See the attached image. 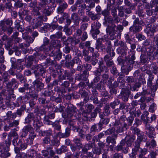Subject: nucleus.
I'll return each mask as SVG.
<instances>
[{"label":"nucleus","instance_id":"obj_39","mask_svg":"<svg viewBox=\"0 0 158 158\" xmlns=\"http://www.w3.org/2000/svg\"><path fill=\"white\" fill-rule=\"evenodd\" d=\"M130 52L131 53V56L130 59H129L128 61V63L130 64H131L133 65L134 63V60L135 59V52L134 51H130Z\"/></svg>","mask_w":158,"mask_h":158},{"label":"nucleus","instance_id":"obj_6","mask_svg":"<svg viewBox=\"0 0 158 158\" xmlns=\"http://www.w3.org/2000/svg\"><path fill=\"white\" fill-rule=\"evenodd\" d=\"M157 28V25L154 24L151 27L147 26L144 30V32L147 34L148 36L152 37L154 35V33L156 31Z\"/></svg>","mask_w":158,"mask_h":158},{"label":"nucleus","instance_id":"obj_20","mask_svg":"<svg viewBox=\"0 0 158 158\" xmlns=\"http://www.w3.org/2000/svg\"><path fill=\"white\" fill-rule=\"evenodd\" d=\"M126 138L127 139V145L129 146L132 145V143L135 139V137L134 135L131 136L127 135L126 137Z\"/></svg>","mask_w":158,"mask_h":158},{"label":"nucleus","instance_id":"obj_22","mask_svg":"<svg viewBox=\"0 0 158 158\" xmlns=\"http://www.w3.org/2000/svg\"><path fill=\"white\" fill-rule=\"evenodd\" d=\"M127 130L128 129V126L127 124L125 123H124L123 125L121 126H118L116 129V132L118 133H120L123 132L124 130V129Z\"/></svg>","mask_w":158,"mask_h":158},{"label":"nucleus","instance_id":"obj_27","mask_svg":"<svg viewBox=\"0 0 158 158\" xmlns=\"http://www.w3.org/2000/svg\"><path fill=\"white\" fill-rule=\"evenodd\" d=\"M83 56L84 60L87 62H89L91 59V56H89V52L86 50L83 51L82 53Z\"/></svg>","mask_w":158,"mask_h":158},{"label":"nucleus","instance_id":"obj_9","mask_svg":"<svg viewBox=\"0 0 158 158\" xmlns=\"http://www.w3.org/2000/svg\"><path fill=\"white\" fill-rule=\"evenodd\" d=\"M118 134H113L111 136H108L106 139V142L108 145H109L110 143L112 144H116V139L117 138Z\"/></svg>","mask_w":158,"mask_h":158},{"label":"nucleus","instance_id":"obj_15","mask_svg":"<svg viewBox=\"0 0 158 158\" xmlns=\"http://www.w3.org/2000/svg\"><path fill=\"white\" fill-rule=\"evenodd\" d=\"M22 37L23 39L26 40L27 43L26 44H24V45L26 47H29L30 46V44L32 43L34 40V38L25 35L24 34H23Z\"/></svg>","mask_w":158,"mask_h":158},{"label":"nucleus","instance_id":"obj_13","mask_svg":"<svg viewBox=\"0 0 158 158\" xmlns=\"http://www.w3.org/2000/svg\"><path fill=\"white\" fill-rule=\"evenodd\" d=\"M95 147L96 144L94 142L86 143L82 149V151L85 153H87L88 150H90L91 148H94Z\"/></svg>","mask_w":158,"mask_h":158},{"label":"nucleus","instance_id":"obj_51","mask_svg":"<svg viewBox=\"0 0 158 158\" xmlns=\"http://www.w3.org/2000/svg\"><path fill=\"white\" fill-rule=\"evenodd\" d=\"M38 101L40 104L42 105L48 104V102L45 98L43 97H40L38 98Z\"/></svg>","mask_w":158,"mask_h":158},{"label":"nucleus","instance_id":"obj_7","mask_svg":"<svg viewBox=\"0 0 158 158\" xmlns=\"http://www.w3.org/2000/svg\"><path fill=\"white\" fill-rule=\"evenodd\" d=\"M43 80L42 78L36 79L34 81L33 84L34 87L36 88L38 90L40 91L43 89L44 86V84L42 83Z\"/></svg>","mask_w":158,"mask_h":158},{"label":"nucleus","instance_id":"obj_8","mask_svg":"<svg viewBox=\"0 0 158 158\" xmlns=\"http://www.w3.org/2000/svg\"><path fill=\"white\" fill-rule=\"evenodd\" d=\"M33 131V128L30 124L27 125L23 128L22 130V133L21 136L22 137H24L28 134V132L31 133Z\"/></svg>","mask_w":158,"mask_h":158},{"label":"nucleus","instance_id":"obj_63","mask_svg":"<svg viewBox=\"0 0 158 158\" xmlns=\"http://www.w3.org/2000/svg\"><path fill=\"white\" fill-rule=\"evenodd\" d=\"M157 154V152H156V150L155 151L152 150L150 151V154H149L148 156H150L151 158H156V156Z\"/></svg>","mask_w":158,"mask_h":158},{"label":"nucleus","instance_id":"obj_45","mask_svg":"<svg viewBox=\"0 0 158 158\" xmlns=\"http://www.w3.org/2000/svg\"><path fill=\"white\" fill-rule=\"evenodd\" d=\"M110 121V119L108 118H104L102 119H101L99 123H100L102 125V127L103 124L107 125Z\"/></svg>","mask_w":158,"mask_h":158},{"label":"nucleus","instance_id":"obj_54","mask_svg":"<svg viewBox=\"0 0 158 158\" xmlns=\"http://www.w3.org/2000/svg\"><path fill=\"white\" fill-rule=\"evenodd\" d=\"M130 113L131 114L134 115L135 117L136 116L139 117L140 114V111L139 110L135 111V110H131L130 111Z\"/></svg>","mask_w":158,"mask_h":158},{"label":"nucleus","instance_id":"obj_38","mask_svg":"<svg viewBox=\"0 0 158 158\" xmlns=\"http://www.w3.org/2000/svg\"><path fill=\"white\" fill-rule=\"evenodd\" d=\"M48 3L47 0H40V2L39 3V6L41 8H44L47 6Z\"/></svg>","mask_w":158,"mask_h":158},{"label":"nucleus","instance_id":"obj_28","mask_svg":"<svg viewBox=\"0 0 158 158\" xmlns=\"http://www.w3.org/2000/svg\"><path fill=\"white\" fill-rule=\"evenodd\" d=\"M44 72L42 73V75L41 74V73L39 71V70H34V73L35 74V77L36 78V79H38V78H40V76H41L43 77V76H44L45 73H46V70L44 68Z\"/></svg>","mask_w":158,"mask_h":158},{"label":"nucleus","instance_id":"obj_53","mask_svg":"<svg viewBox=\"0 0 158 158\" xmlns=\"http://www.w3.org/2000/svg\"><path fill=\"white\" fill-rule=\"evenodd\" d=\"M88 86L89 88L92 87L93 88H99L100 87L101 85L99 83H98V84H96L93 82H91L90 83H88Z\"/></svg>","mask_w":158,"mask_h":158},{"label":"nucleus","instance_id":"obj_56","mask_svg":"<svg viewBox=\"0 0 158 158\" xmlns=\"http://www.w3.org/2000/svg\"><path fill=\"white\" fill-rule=\"evenodd\" d=\"M15 2L14 6L16 8L21 7L23 6V4L21 2V0L18 1L16 0L14 1Z\"/></svg>","mask_w":158,"mask_h":158},{"label":"nucleus","instance_id":"obj_5","mask_svg":"<svg viewBox=\"0 0 158 158\" xmlns=\"http://www.w3.org/2000/svg\"><path fill=\"white\" fill-rule=\"evenodd\" d=\"M128 146L127 145L125 139H122L120 142L119 144L116 147V149L117 151L122 150V152L126 154L128 152Z\"/></svg>","mask_w":158,"mask_h":158},{"label":"nucleus","instance_id":"obj_32","mask_svg":"<svg viewBox=\"0 0 158 158\" xmlns=\"http://www.w3.org/2000/svg\"><path fill=\"white\" fill-rule=\"evenodd\" d=\"M94 108V106L91 104H87L85 106V110L87 113H90Z\"/></svg>","mask_w":158,"mask_h":158},{"label":"nucleus","instance_id":"obj_55","mask_svg":"<svg viewBox=\"0 0 158 158\" xmlns=\"http://www.w3.org/2000/svg\"><path fill=\"white\" fill-rule=\"evenodd\" d=\"M138 150V149L136 148L133 149L132 153L130 154V158H136V155Z\"/></svg>","mask_w":158,"mask_h":158},{"label":"nucleus","instance_id":"obj_62","mask_svg":"<svg viewBox=\"0 0 158 158\" xmlns=\"http://www.w3.org/2000/svg\"><path fill=\"white\" fill-rule=\"evenodd\" d=\"M9 151H3L2 150L1 157H7L10 156V154Z\"/></svg>","mask_w":158,"mask_h":158},{"label":"nucleus","instance_id":"obj_14","mask_svg":"<svg viewBox=\"0 0 158 158\" xmlns=\"http://www.w3.org/2000/svg\"><path fill=\"white\" fill-rule=\"evenodd\" d=\"M37 116L35 115L33 113H30L28 114L25 118L24 123L28 124L31 122V120L34 121Z\"/></svg>","mask_w":158,"mask_h":158},{"label":"nucleus","instance_id":"obj_46","mask_svg":"<svg viewBox=\"0 0 158 158\" xmlns=\"http://www.w3.org/2000/svg\"><path fill=\"white\" fill-rule=\"evenodd\" d=\"M42 8L43 13L46 16H49L51 15V12L49 10V7L48 6Z\"/></svg>","mask_w":158,"mask_h":158},{"label":"nucleus","instance_id":"obj_35","mask_svg":"<svg viewBox=\"0 0 158 158\" xmlns=\"http://www.w3.org/2000/svg\"><path fill=\"white\" fill-rule=\"evenodd\" d=\"M104 22L103 23L104 25H106L112 23L113 21L112 18L110 17H104Z\"/></svg>","mask_w":158,"mask_h":158},{"label":"nucleus","instance_id":"obj_26","mask_svg":"<svg viewBox=\"0 0 158 158\" xmlns=\"http://www.w3.org/2000/svg\"><path fill=\"white\" fill-rule=\"evenodd\" d=\"M137 135L138 137L137 139V142L135 143V147L137 149H139L140 146V143L142 141L143 137V135H139V132L137 133Z\"/></svg>","mask_w":158,"mask_h":158},{"label":"nucleus","instance_id":"obj_40","mask_svg":"<svg viewBox=\"0 0 158 158\" xmlns=\"http://www.w3.org/2000/svg\"><path fill=\"white\" fill-rule=\"evenodd\" d=\"M43 23V21L42 20L36 19L33 24V26L34 28H36L39 26H41Z\"/></svg>","mask_w":158,"mask_h":158},{"label":"nucleus","instance_id":"obj_36","mask_svg":"<svg viewBox=\"0 0 158 158\" xmlns=\"http://www.w3.org/2000/svg\"><path fill=\"white\" fill-rule=\"evenodd\" d=\"M73 141L77 146L80 148L82 147L83 145L80 139L76 138L73 139Z\"/></svg>","mask_w":158,"mask_h":158},{"label":"nucleus","instance_id":"obj_25","mask_svg":"<svg viewBox=\"0 0 158 158\" xmlns=\"http://www.w3.org/2000/svg\"><path fill=\"white\" fill-rule=\"evenodd\" d=\"M116 28V26L114 24H112L110 26H108L107 27L106 31V32L108 34L117 32V30L115 29Z\"/></svg>","mask_w":158,"mask_h":158},{"label":"nucleus","instance_id":"obj_30","mask_svg":"<svg viewBox=\"0 0 158 158\" xmlns=\"http://www.w3.org/2000/svg\"><path fill=\"white\" fill-rule=\"evenodd\" d=\"M147 73L149 75L147 81V85L149 87L152 86V81L154 79V76L151 73Z\"/></svg>","mask_w":158,"mask_h":158},{"label":"nucleus","instance_id":"obj_21","mask_svg":"<svg viewBox=\"0 0 158 158\" xmlns=\"http://www.w3.org/2000/svg\"><path fill=\"white\" fill-rule=\"evenodd\" d=\"M38 116H37L33 121V126L36 129H38L42 125V123L39 120Z\"/></svg>","mask_w":158,"mask_h":158},{"label":"nucleus","instance_id":"obj_19","mask_svg":"<svg viewBox=\"0 0 158 158\" xmlns=\"http://www.w3.org/2000/svg\"><path fill=\"white\" fill-rule=\"evenodd\" d=\"M56 51H52L51 52V55L52 56H56L55 58L59 60H60L61 58L62 54L60 52L59 49H56Z\"/></svg>","mask_w":158,"mask_h":158},{"label":"nucleus","instance_id":"obj_12","mask_svg":"<svg viewBox=\"0 0 158 158\" xmlns=\"http://www.w3.org/2000/svg\"><path fill=\"white\" fill-rule=\"evenodd\" d=\"M17 131V129L16 128H14L11 130L10 132L8 135V140L10 141L11 140V137H13L14 138L15 140L18 139L19 137V135L18 133L16 132Z\"/></svg>","mask_w":158,"mask_h":158},{"label":"nucleus","instance_id":"obj_24","mask_svg":"<svg viewBox=\"0 0 158 158\" xmlns=\"http://www.w3.org/2000/svg\"><path fill=\"white\" fill-rule=\"evenodd\" d=\"M21 21L17 19L15 20L14 23L15 25V27L19 31L22 32L24 31V28L20 25Z\"/></svg>","mask_w":158,"mask_h":158},{"label":"nucleus","instance_id":"obj_31","mask_svg":"<svg viewBox=\"0 0 158 158\" xmlns=\"http://www.w3.org/2000/svg\"><path fill=\"white\" fill-rule=\"evenodd\" d=\"M99 15H100V14H94L92 12H89V13H87V15L90 17L91 19L93 20H96L99 19L98 16Z\"/></svg>","mask_w":158,"mask_h":158},{"label":"nucleus","instance_id":"obj_42","mask_svg":"<svg viewBox=\"0 0 158 158\" xmlns=\"http://www.w3.org/2000/svg\"><path fill=\"white\" fill-rule=\"evenodd\" d=\"M141 73H140V71L139 70H137L134 73L133 76L135 77L138 78L140 80L141 79H142L141 78Z\"/></svg>","mask_w":158,"mask_h":158},{"label":"nucleus","instance_id":"obj_47","mask_svg":"<svg viewBox=\"0 0 158 158\" xmlns=\"http://www.w3.org/2000/svg\"><path fill=\"white\" fill-rule=\"evenodd\" d=\"M52 126L55 129L59 131L61 129V126L59 124V121H56L52 123Z\"/></svg>","mask_w":158,"mask_h":158},{"label":"nucleus","instance_id":"obj_44","mask_svg":"<svg viewBox=\"0 0 158 158\" xmlns=\"http://www.w3.org/2000/svg\"><path fill=\"white\" fill-rule=\"evenodd\" d=\"M51 142L52 145L53 146L57 147L60 144L59 140L56 137L54 138L52 140Z\"/></svg>","mask_w":158,"mask_h":158},{"label":"nucleus","instance_id":"obj_41","mask_svg":"<svg viewBox=\"0 0 158 158\" xmlns=\"http://www.w3.org/2000/svg\"><path fill=\"white\" fill-rule=\"evenodd\" d=\"M121 95L123 101L125 102L128 101L129 97L128 94H127L123 90L121 93Z\"/></svg>","mask_w":158,"mask_h":158},{"label":"nucleus","instance_id":"obj_17","mask_svg":"<svg viewBox=\"0 0 158 158\" xmlns=\"http://www.w3.org/2000/svg\"><path fill=\"white\" fill-rule=\"evenodd\" d=\"M141 26L139 24H133L129 28L130 31L136 33L140 31Z\"/></svg>","mask_w":158,"mask_h":158},{"label":"nucleus","instance_id":"obj_4","mask_svg":"<svg viewBox=\"0 0 158 158\" xmlns=\"http://www.w3.org/2000/svg\"><path fill=\"white\" fill-rule=\"evenodd\" d=\"M101 26V24L98 21L94 22L91 24V29L90 33L94 39H96L97 35L99 34L100 31L99 29Z\"/></svg>","mask_w":158,"mask_h":158},{"label":"nucleus","instance_id":"obj_49","mask_svg":"<svg viewBox=\"0 0 158 158\" xmlns=\"http://www.w3.org/2000/svg\"><path fill=\"white\" fill-rule=\"evenodd\" d=\"M108 54H109L110 56L113 57L115 55V53L113 51L111 50V47L107 46L106 50Z\"/></svg>","mask_w":158,"mask_h":158},{"label":"nucleus","instance_id":"obj_60","mask_svg":"<svg viewBox=\"0 0 158 158\" xmlns=\"http://www.w3.org/2000/svg\"><path fill=\"white\" fill-rule=\"evenodd\" d=\"M136 36V38L138 39L139 41H141L146 39V37L144 35L140 34H137Z\"/></svg>","mask_w":158,"mask_h":158},{"label":"nucleus","instance_id":"obj_33","mask_svg":"<svg viewBox=\"0 0 158 158\" xmlns=\"http://www.w3.org/2000/svg\"><path fill=\"white\" fill-rule=\"evenodd\" d=\"M18 145L19 146V148L21 150H24L27 147V144L23 142L22 140L20 139L19 141Z\"/></svg>","mask_w":158,"mask_h":158},{"label":"nucleus","instance_id":"obj_52","mask_svg":"<svg viewBox=\"0 0 158 158\" xmlns=\"http://www.w3.org/2000/svg\"><path fill=\"white\" fill-rule=\"evenodd\" d=\"M67 151V147L62 146L59 149L57 150V153L58 154H61L62 152H65Z\"/></svg>","mask_w":158,"mask_h":158},{"label":"nucleus","instance_id":"obj_18","mask_svg":"<svg viewBox=\"0 0 158 158\" xmlns=\"http://www.w3.org/2000/svg\"><path fill=\"white\" fill-rule=\"evenodd\" d=\"M52 131L51 130H47L43 131H40L39 132L40 136H45L46 137H50L52 135Z\"/></svg>","mask_w":158,"mask_h":158},{"label":"nucleus","instance_id":"obj_29","mask_svg":"<svg viewBox=\"0 0 158 158\" xmlns=\"http://www.w3.org/2000/svg\"><path fill=\"white\" fill-rule=\"evenodd\" d=\"M123 80L120 77H119L118 78V81H115L113 84H112V82L110 81H108V82L109 84H110L109 85V87H113L114 88H116L118 86V82H120V80Z\"/></svg>","mask_w":158,"mask_h":158},{"label":"nucleus","instance_id":"obj_48","mask_svg":"<svg viewBox=\"0 0 158 158\" xmlns=\"http://www.w3.org/2000/svg\"><path fill=\"white\" fill-rule=\"evenodd\" d=\"M3 3L6 9H10L12 7V4L9 0H4Z\"/></svg>","mask_w":158,"mask_h":158},{"label":"nucleus","instance_id":"obj_34","mask_svg":"<svg viewBox=\"0 0 158 158\" xmlns=\"http://www.w3.org/2000/svg\"><path fill=\"white\" fill-rule=\"evenodd\" d=\"M103 45L101 41L99 39H98L96 43V48L98 50H100L101 51H103Z\"/></svg>","mask_w":158,"mask_h":158},{"label":"nucleus","instance_id":"obj_58","mask_svg":"<svg viewBox=\"0 0 158 158\" xmlns=\"http://www.w3.org/2000/svg\"><path fill=\"white\" fill-rule=\"evenodd\" d=\"M79 93L81 95L82 98L88 96V94L85 90L82 89H80L79 91Z\"/></svg>","mask_w":158,"mask_h":158},{"label":"nucleus","instance_id":"obj_57","mask_svg":"<svg viewBox=\"0 0 158 158\" xmlns=\"http://www.w3.org/2000/svg\"><path fill=\"white\" fill-rule=\"evenodd\" d=\"M120 102L118 100H115L113 102L110 104V106L113 109L115 108V106L119 104Z\"/></svg>","mask_w":158,"mask_h":158},{"label":"nucleus","instance_id":"obj_3","mask_svg":"<svg viewBox=\"0 0 158 158\" xmlns=\"http://www.w3.org/2000/svg\"><path fill=\"white\" fill-rule=\"evenodd\" d=\"M34 57L33 56H29L28 58V60L26 64V66L28 68H31L32 70H39V71L42 74L43 73L44 71V68L41 65H38L37 64H35L33 65L32 61L33 60Z\"/></svg>","mask_w":158,"mask_h":158},{"label":"nucleus","instance_id":"obj_37","mask_svg":"<svg viewBox=\"0 0 158 158\" xmlns=\"http://www.w3.org/2000/svg\"><path fill=\"white\" fill-rule=\"evenodd\" d=\"M19 124V120H14L13 121H9L8 122V125H10L11 127H16Z\"/></svg>","mask_w":158,"mask_h":158},{"label":"nucleus","instance_id":"obj_2","mask_svg":"<svg viewBox=\"0 0 158 158\" xmlns=\"http://www.w3.org/2000/svg\"><path fill=\"white\" fill-rule=\"evenodd\" d=\"M76 108L73 104H69L66 108V111L62 114L63 118H73V119L77 118Z\"/></svg>","mask_w":158,"mask_h":158},{"label":"nucleus","instance_id":"obj_43","mask_svg":"<svg viewBox=\"0 0 158 158\" xmlns=\"http://www.w3.org/2000/svg\"><path fill=\"white\" fill-rule=\"evenodd\" d=\"M145 129L149 132H153L155 131V128L149 124H146L145 125Z\"/></svg>","mask_w":158,"mask_h":158},{"label":"nucleus","instance_id":"obj_61","mask_svg":"<svg viewBox=\"0 0 158 158\" xmlns=\"http://www.w3.org/2000/svg\"><path fill=\"white\" fill-rule=\"evenodd\" d=\"M111 72L116 77L119 75V73L115 67H113L112 69L111 70Z\"/></svg>","mask_w":158,"mask_h":158},{"label":"nucleus","instance_id":"obj_16","mask_svg":"<svg viewBox=\"0 0 158 158\" xmlns=\"http://www.w3.org/2000/svg\"><path fill=\"white\" fill-rule=\"evenodd\" d=\"M102 129V125L100 123L95 124L93 125L90 128V133L93 132H98Z\"/></svg>","mask_w":158,"mask_h":158},{"label":"nucleus","instance_id":"obj_59","mask_svg":"<svg viewBox=\"0 0 158 158\" xmlns=\"http://www.w3.org/2000/svg\"><path fill=\"white\" fill-rule=\"evenodd\" d=\"M71 76V75L70 73L67 71H65L64 75H63L64 78H66V77L67 79H69L70 80H72L73 79L72 78H70Z\"/></svg>","mask_w":158,"mask_h":158},{"label":"nucleus","instance_id":"obj_23","mask_svg":"<svg viewBox=\"0 0 158 158\" xmlns=\"http://www.w3.org/2000/svg\"><path fill=\"white\" fill-rule=\"evenodd\" d=\"M140 150L139 151V154L138 155L139 158H147L145 157V155H146L148 152V150L147 148H140Z\"/></svg>","mask_w":158,"mask_h":158},{"label":"nucleus","instance_id":"obj_50","mask_svg":"<svg viewBox=\"0 0 158 158\" xmlns=\"http://www.w3.org/2000/svg\"><path fill=\"white\" fill-rule=\"evenodd\" d=\"M39 49L40 51L43 50L45 51H48L50 50V48L48 45L43 44L41 47H40Z\"/></svg>","mask_w":158,"mask_h":158},{"label":"nucleus","instance_id":"obj_11","mask_svg":"<svg viewBox=\"0 0 158 158\" xmlns=\"http://www.w3.org/2000/svg\"><path fill=\"white\" fill-rule=\"evenodd\" d=\"M11 144L10 141L8 139L5 142L2 143L0 145V148L3 151H9V146Z\"/></svg>","mask_w":158,"mask_h":158},{"label":"nucleus","instance_id":"obj_64","mask_svg":"<svg viewBox=\"0 0 158 158\" xmlns=\"http://www.w3.org/2000/svg\"><path fill=\"white\" fill-rule=\"evenodd\" d=\"M123 155L121 153H115L112 156L111 158H123Z\"/></svg>","mask_w":158,"mask_h":158},{"label":"nucleus","instance_id":"obj_10","mask_svg":"<svg viewBox=\"0 0 158 158\" xmlns=\"http://www.w3.org/2000/svg\"><path fill=\"white\" fill-rule=\"evenodd\" d=\"M133 66L131 64L128 63L126 65H123L121 67V71L123 73L128 74L129 72L133 69Z\"/></svg>","mask_w":158,"mask_h":158},{"label":"nucleus","instance_id":"obj_1","mask_svg":"<svg viewBox=\"0 0 158 158\" xmlns=\"http://www.w3.org/2000/svg\"><path fill=\"white\" fill-rule=\"evenodd\" d=\"M13 21L11 19H4L0 21V34H2L6 32L8 35H10L13 32L14 28L11 27Z\"/></svg>","mask_w":158,"mask_h":158}]
</instances>
